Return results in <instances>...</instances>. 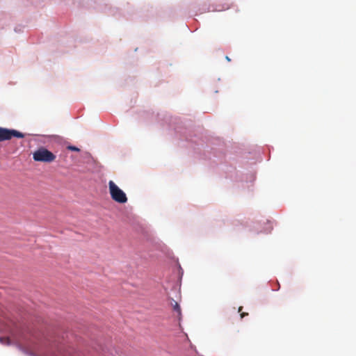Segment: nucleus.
<instances>
[{
	"label": "nucleus",
	"mask_w": 356,
	"mask_h": 356,
	"mask_svg": "<svg viewBox=\"0 0 356 356\" xmlns=\"http://www.w3.org/2000/svg\"><path fill=\"white\" fill-rule=\"evenodd\" d=\"M109 192L111 198L118 203H125L127 202V197L125 193L121 190L113 181L108 182Z\"/></svg>",
	"instance_id": "1"
},
{
	"label": "nucleus",
	"mask_w": 356,
	"mask_h": 356,
	"mask_svg": "<svg viewBox=\"0 0 356 356\" xmlns=\"http://www.w3.org/2000/svg\"><path fill=\"white\" fill-rule=\"evenodd\" d=\"M33 158L35 161L51 163L56 159V156L47 149L41 147L33 152Z\"/></svg>",
	"instance_id": "2"
},
{
	"label": "nucleus",
	"mask_w": 356,
	"mask_h": 356,
	"mask_svg": "<svg viewBox=\"0 0 356 356\" xmlns=\"http://www.w3.org/2000/svg\"><path fill=\"white\" fill-rule=\"evenodd\" d=\"M13 137L23 138L24 134L15 129L0 127V142L10 140Z\"/></svg>",
	"instance_id": "3"
},
{
	"label": "nucleus",
	"mask_w": 356,
	"mask_h": 356,
	"mask_svg": "<svg viewBox=\"0 0 356 356\" xmlns=\"http://www.w3.org/2000/svg\"><path fill=\"white\" fill-rule=\"evenodd\" d=\"M172 306H173L174 311H175L177 313V316H180L181 312V307H180L179 305L177 302L174 301V304L172 305Z\"/></svg>",
	"instance_id": "4"
},
{
	"label": "nucleus",
	"mask_w": 356,
	"mask_h": 356,
	"mask_svg": "<svg viewBox=\"0 0 356 356\" xmlns=\"http://www.w3.org/2000/svg\"><path fill=\"white\" fill-rule=\"evenodd\" d=\"M0 342L5 345H9L10 339L8 337H0Z\"/></svg>",
	"instance_id": "5"
},
{
	"label": "nucleus",
	"mask_w": 356,
	"mask_h": 356,
	"mask_svg": "<svg viewBox=\"0 0 356 356\" xmlns=\"http://www.w3.org/2000/svg\"><path fill=\"white\" fill-rule=\"evenodd\" d=\"M242 309H243V307H241H241H238V312L239 313H241V314H240L241 318H243L245 316H248V313H247V312H241Z\"/></svg>",
	"instance_id": "6"
},
{
	"label": "nucleus",
	"mask_w": 356,
	"mask_h": 356,
	"mask_svg": "<svg viewBox=\"0 0 356 356\" xmlns=\"http://www.w3.org/2000/svg\"><path fill=\"white\" fill-rule=\"evenodd\" d=\"M67 149L71 150V151H74V152H79L80 151V149L75 147V146H72V145H70L67 147Z\"/></svg>",
	"instance_id": "7"
},
{
	"label": "nucleus",
	"mask_w": 356,
	"mask_h": 356,
	"mask_svg": "<svg viewBox=\"0 0 356 356\" xmlns=\"http://www.w3.org/2000/svg\"><path fill=\"white\" fill-rule=\"evenodd\" d=\"M228 8H229V7H228V6H227V7H225V8H218V9H214V10H213V11H221V10H222L227 9Z\"/></svg>",
	"instance_id": "8"
},
{
	"label": "nucleus",
	"mask_w": 356,
	"mask_h": 356,
	"mask_svg": "<svg viewBox=\"0 0 356 356\" xmlns=\"http://www.w3.org/2000/svg\"><path fill=\"white\" fill-rule=\"evenodd\" d=\"M225 58H226V60L227 61H230L231 60V59L227 56L225 57Z\"/></svg>",
	"instance_id": "9"
}]
</instances>
